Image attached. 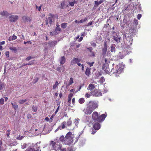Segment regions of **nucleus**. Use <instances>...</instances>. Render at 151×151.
Returning <instances> with one entry per match:
<instances>
[{
	"instance_id": "nucleus-1",
	"label": "nucleus",
	"mask_w": 151,
	"mask_h": 151,
	"mask_svg": "<svg viewBox=\"0 0 151 151\" xmlns=\"http://www.w3.org/2000/svg\"><path fill=\"white\" fill-rule=\"evenodd\" d=\"M124 65L122 63H119L116 65L115 69L113 68L111 70V72H112L116 76H119L121 74L124 69Z\"/></svg>"
},
{
	"instance_id": "nucleus-2",
	"label": "nucleus",
	"mask_w": 151,
	"mask_h": 151,
	"mask_svg": "<svg viewBox=\"0 0 151 151\" xmlns=\"http://www.w3.org/2000/svg\"><path fill=\"white\" fill-rule=\"evenodd\" d=\"M50 144L55 151L61 149L62 147V145L58 141H57L56 142L51 141L50 142Z\"/></svg>"
},
{
	"instance_id": "nucleus-3",
	"label": "nucleus",
	"mask_w": 151,
	"mask_h": 151,
	"mask_svg": "<svg viewBox=\"0 0 151 151\" xmlns=\"http://www.w3.org/2000/svg\"><path fill=\"white\" fill-rule=\"evenodd\" d=\"M87 106L94 111L98 108L99 105L96 101H91L87 104Z\"/></svg>"
},
{
	"instance_id": "nucleus-4",
	"label": "nucleus",
	"mask_w": 151,
	"mask_h": 151,
	"mask_svg": "<svg viewBox=\"0 0 151 151\" xmlns=\"http://www.w3.org/2000/svg\"><path fill=\"white\" fill-rule=\"evenodd\" d=\"M104 61L105 64L104 63L103 64L102 66V69L105 72L109 73H110V71L111 72V69H110L108 67L109 65H108V63L107 62V60L106 59H105Z\"/></svg>"
},
{
	"instance_id": "nucleus-5",
	"label": "nucleus",
	"mask_w": 151,
	"mask_h": 151,
	"mask_svg": "<svg viewBox=\"0 0 151 151\" xmlns=\"http://www.w3.org/2000/svg\"><path fill=\"white\" fill-rule=\"evenodd\" d=\"M91 95L93 96H102V93L99 90L95 89L91 91Z\"/></svg>"
},
{
	"instance_id": "nucleus-6",
	"label": "nucleus",
	"mask_w": 151,
	"mask_h": 151,
	"mask_svg": "<svg viewBox=\"0 0 151 151\" xmlns=\"http://www.w3.org/2000/svg\"><path fill=\"white\" fill-rule=\"evenodd\" d=\"M48 16L49 17L48 19L46 18L47 19L45 20L46 24V25H47L48 23H49L50 24H52V20L54 17V15L51 13H49Z\"/></svg>"
},
{
	"instance_id": "nucleus-7",
	"label": "nucleus",
	"mask_w": 151,
	"mask_h": 151,
	"mask_svg": "<svg viewBox=\"0 0 151 151\" xmlns=\"http://www.w3.org/2000/svg\"><path fill=\"white\" fill-rule=\"evenodd\" d=\"M107 116V114H103L100 116H98V118L97 119L96 121L98 122H102L105 119Z\"/></svg>"
},
{
	"instance_id": "nucleus-8",
	"label": "nucleus",
	"mask_w": 151,
	"mask_h": 151,
	"mask_svg": "<svg viewBox=\"0 0 151 151\" xmlns=\"http://www.w3.org/2000/svg\"><path fill=\"white\" fill-rule=\"evenodd\" d=\"M83 111L86 114L90 115L93 111L87 106L84 109Z\"/></svg>"
},
{
	"instance_id": "nucleus-9",
	"label": "nucleus",
	"mask_w": 151,
	"mask_h": 151,
	"mask_svg": "<svg viewBox=\"0 0 151 151\" xmlns=\"http://www.w3.org/2000/svg\"><path fill=\"white\" fill-rule=\"evenodd\" d=\"M10 20L11 22H14L17 21L18 18L17 15H11L9 17Z\"/></svg>"
},
{
	"instance_id": "nucleus-10",
	"label": "nucleus",
	"mask_w": 151,
	"mask_h": 151,
	"mask_svg": "<svg viewBox=\"0 0 151 151\" xmlns=\"http://www.w3.org/2000/svg\"><path fill=\"white\" fill-rule=\"evenodd\" d=\"M66 127V122L64 121L62 122L61 124L58 127V129L62 130Z\"/></svg>"
},
{
	"instance_id": "nucleus-11",
	"label": "nucleus",
	"mask_w": 151,
	"mask_h": 151,
	"mask_svg": "<svg viewBox=\"0 0 151 151\" xmlns=\"http://www.w3.org/2000/svg\"><path fill=\"white\" fill-rule=\"evenodd\" d=\"M98 114L97 112L94 111V112L92 115V119L95 121H96L98 117Z\"/></svg>"
},
{
	"instance_id": "nucleus-12",
	"label": "nucleus",
	"mask_w": 151,
	"mask_h": 151,
	"mask_svg": "<svg viewBox=\"0 0 151 151\" xmlns=\"http://www.w3.org/2000/svg\"><path fill=\"white\" fill-rule=\"evenodd\" d=\"M101 127V125L99 123H94L93 126V127L95 130H99Z\"/></svg>"
},
{
	"instance_id": "nucleus-13",
	"label": "nucleus",
	"mask_w": 151,
	"mask_h": 151,
	"mask_svg": "<svg viewBox=\"0 0 151 151\" xmlns=\"http://www.w3.org/2000/svg\"><path fill=\"white\" fill-rule=\"evenodd\" d=\"M81 61V59H79L78 58H74L72 60L70 63L71 65H73L75 64H77L79 62Z\"/></svg>"
},
{
	"instance_id": "nucleus-14",
	"label": "nucleus",
	"mask_w": 151,
	"mask_h": 151,
	"mask_svg": "<svg viewBox=\"0 0 151 151\" xmlns=\"http://www.w3.org/2000/svg\"><path fill=\"white\" fill-rule=\"evenodd\" d=\"M65 145H69L71 144L73 142V139H66L65 138Z\"/></svg>"
},
{
	"instance_id": "nucleus-15",
	"label": "nucleus",
	"mask_w": 151,
	"mask_h": 151,
	"mask_svg": "<svg viewBox=\"0 0 151 151\" xmlns=\"http://www.w3.org/2000/svg\"><path fill=\"white\" fill-rule=\"evenodd\" d=\"M107 50V46L106 42H104V47L102 48V54L103 55H104L106 53Z\"/></svg>"
},
{
	"instance_id": "nucleus-16",
	"label": "nucleus",
	"mask_w": 151,
	"mask_h": 151,
	"mask_svg": "<svg viewBox=\"0 0 151 151\" xmlns=\"http://www.w3.org/2000/svg\"><path fill=\"white\" fill-rule=\"evenodd\" d=\"M96 85L94 84H90L87 87V89L88 90L92 91L96 87Z\"/></svg>"
},
{
	"instance_id": "nucleus-17",
	"label": "nucleus",
	"mask_w": 151,
	"mask_h": 151,
	"mask_svg": "<svg viewBox=\"0 0 151 151\" xmlns=\"http://www.w3.org/2000/svg\"><path fill=\"white\" fill-rule=\"evenodd\" d=\"M113 39L114 40H115L116 42H120V40L121 37L120 36H118L116 35V36H113Z\"/></svg>"
},
{
	"instance_id": "nucleus-18",
	"label": "nucleus",
	"mask_w": 151,
	"mask_h": 151,
	"mask_svg": "<svg viewBox=\"0 0 151 151\" xmlns=\"http://www.w3.org/2000/svg\"><path fill=\"white\" fill-rule=\"evenodd\" d=\"M72 133L71 132H69L67 133L66 134L65 137L66 139H73V138L72 137Z\"/></svg>"
},
{
	"instance_id": "nucleus-19",
	"label": "nucleus",
	"mask_w": 151,
	"mask_h": 151,
	"mask_svg": "<svg viewBox=\"0 0 151 151\" xmlns=\"http://www.w3.org/2000/svg\"><path fill=\"white\" fill-rule=\"evenodd\" d=\"M73 96V94L72 93H70L68 95V102L69 104L71 103V99Z\"/></svg>"
},
{
	"instance_id": "nucleus-20",
	"label": "nucleus",
	"mask_w": 151,
	"mask_h": 151,
	"mask_svg": "<svg viewBox=\"0 0 151 151\" xmlns=\"http://www.w3.org/2000/svg\"><path fill=\"white\" fill-rule=\"evenodd\" d=\"M12 105L13 108L16 110L18 108V106L17 104V103L15 101L12 102L11 103Z\"/></svg>"
},
{
	"instance_id": "nucleus-21",
	"label": "nucleus",
	"mask_w": 151,
	"mask_h": 151,
	"mask_svg": "<svg viewBox=\"0 0 151 151\" xmlns=\"http://www.w3.org/2000/svg\"><path fill=\"white\" fill-rule=\"evenodd\" d=\"M32 148V151H39V147H37V144H35V145L33 146Z\"/></svg>"
},
{
	"instance_id": "nucleus-22",
	"label": "nucleus",
	"mask_w": 151,
	"mask_h": 151,
	"mask_svg": "<svg viewBox=\"0 0 151 151\" xmlns=\"http://www.w3.org/2000/svg\"><path fill=\"white\" fill-rule=\"evenodd\" d=\"M60 63L62 64H63L65 62V58L64 56H63L61 57L60 60Z\"/></svg>"
},
{
	"instance_id": "nucleus-23",
	"label": "nucleus",
	"mask_w": 151,
	"mask_h": 151,
	"mask_svg": "<svg viewBox=\"0 0 151 151\" xmlns=\"http://www.w3.org/2000/svg\"><path fill=\"white\" fill-rule=\"evenodd\" d=\"M104 1V0H101L98 1H95L94 2L95 3V6H97L99 4H101Z\"/></svg>"
},
{
	"instance_id": "nucleus-24",
	"label": "nucleus",
	"mask_w": 151,
	"mask_h": 151,
	"mask_svg": "<svg viewBox=\"0 0 151 151\" xmlns=\"http://www.w3.org/2000/svg\"><path fill=\"white\" fill-rule=\"evenodd\" d=\"M90 70L91 68H87L86 69L85 71V74L88 76L90 74Z\"/></svg>"
},
{
	"instance_id": "nucleus-25",
	"label": "nucleus",
	"mask_w": 151,
	"mask_h": 151,
	"mask_svg": "<svg viewBox=\"0 0 151 151\" xmlns=\"http://www.w3.org/2000/svg\"><path fill=\"white\" fill-rule=\"evenodd\" d=\"M65 5V1H62L61 2L60 8L61 9H63Z\"/></svg>"
},
{
	"instance_id": "nucleus-26",
	"label": "nucleus",
	"mask_w": 151,
	"mask_h": 151,
	"mask_svg": "<svg viewBox=\"0 0 151 151\" xmlns=\"http://www.w3.org/2000/svg\"><path fill=\"white\" fill-rule=\"evenodd\" d=\"M65 138L63 135L60 136L59 138V140L61 142H63L65 144Z\"/></svg>"
},
{
	"instance_id": "nucleus-27",
	"label": "nucleus",
	"mask_w": 151,
	"mask_h": 151,
	"mask_svg": "<svg viewBox=\"0 0 151 151\" xmlns=\"http://www.w3.org/2000/svg\"><path fill=\"white\" fill-rule=\"evenodd\" d=\"M1 15L2 16H8L9 15V14L6 11H4L3 12H1L0 13Z\"/></svg>"
},
{
	"instance_id": "nucleus-28",
	"label": "nucleus",
	"mask_w": 151,
	"mask_h": 151,
	"mask_svg": "<svg viewBox=\"0 0 151 151\" xmlns=\"http://www.w3.org/2000/svg\"><path fill=\"white\" fill-rule=\"evenodd\" d=\"M66 124L68 127H70L71 125L72 122V121L70 120V119L67 121V122L66 123Z\"/></svg>"
},
{
	"instance_id": "nucleus-29",
	"label": "nucleus",
	"mask_w": 151,
	"mask_h": 151,
	"mask_svg": "<svg viewBox=\"0 0 151 151\" xmlns=\"http://www.w3.org/2000/svg\"><path fill=\"white\" fill-rule=\"evenodd\" d=\"M24 20L25 22H30L32 19L31 18L29 17H24Z\"/></svg>"
},
{
	"instance_id": "nucleus-30",
	"label": "nucleus",
	"mask_w": 151,
	"mask_h": 151,
	"mask_svg": "<svg viewBox=\"0 0 151 151\" xmlns=\"http://www.w3.org/2000/svg\"><path fill=\"white\" fill-rule=\"evenodd\" d=\"M85 99L83 98H80L78 100L79 103L81 104H83L85 102Z\"/></svg>"
},
{
	"instance_id": "nucleus-31",
	"label": "nucleus",
	"mask_w": 151,
	"mask_h": 151,
	"mask_svg": "<svg viewBox=\"0 0 151 151\" xmlns=\"http://www.w3.org/2000/svg\"><path fill=\"white\" fill-rule=\"evenodd\" d=\"M67 25V23H63L61 24V27L63 29H65Z\"/></svg>"
},
{
	"instance_id": "nucleus-32",
	"label": "nucleus",
	"mask_w": 151,
	"mask_h": 151,
	"mask_svg": "<svg viewBox=\"0 0 151 151\" xmlns=\"http://www.w3.org/2000/svg\"><path fill=\"white\" fill-rule=\"evenodd\" d=\"M123 53L124 54V55H122L120 56V58L121 59H122L124 58L125 55V54L126 53V54H128V52L127 51L125 50L123 52Z\"/></svg>"
},
{
	"instance_id": "nucleus-33",
	"label": "nucleus",
	"mask_w": 151,
	"mask_h": 151,
	"mask_svg": "<svg viewBox=\"0 0 151 151\" xmlns=\"http://www.w3.org/2000/svg\"><path fill=\"white\" fill-rule=\"evenodd\" d=\"M55 29V31L56 32H60L61 31V29L59 27L60 25L59 24L57 25Z\"/></svg>"
},
{
	"instance_id": "nucleus-34",
	"label": "nucleus",
	"mask_w": 151,
	"mask_h": 151,
	"mask_svg": "<svg viewBox=\"0 0 151 151\" xmlns=\"http://www.w3.org/2000/svg\"><path fill=\"white\" fill-rule=\"evenodd\" d=\"M74 83L73 78H70V79L69 82L68 84V86H69Z\"/></svg>"
},
{
	"instance_id": "nucleus-35",
	"label": "nucleus",
	"mask_w": 151,
	"mask_h": 151,
	"mask_svg": "<svg viewBox=\"0 0 151 151\" xmlns=\"http://www.w3.org/2000/svg\"><path fill=\"white\" fill-rule=\"evenodd\" d=\"M32 111L34 112H36L37 110V106L33 105L32 106Z\"/></svg>"
},
{
	"instance_id": "nucleus-36",
	"label": "nucleus",
	"mask_w": 151,
	"mask_h": 151,
	"mask_svg": "<svg viewBox=\"0 0 151 151\" xmlns=\"http://www.w3.org/2000/svg\"><path fill=\"white\" fill-rule=\"evenodd\" d=\"M56 42L55 41L49 42L48 43V44L50 47H51L52 46L55 44L56 43Z\"/></svg>"
},
{
	"instance_id": "nucleus-37",
	"label": "nucleus",
	"mask_w": 151,
	"mask_h": 151,
	"mask_svg": "<svg viewBox=\"0 0 151 151\" xmlns=\"http://www.w3.org/2000/svg\"><path fill=\"white\" fill-rule=\"evenodd\" d=\"M77 3V2L76 1L74 0L73 2H70L69 3V5L71 6H74V4H76Z\"/></svg>"
},
{
	"instance_id": "nucleus-38",
	"label": "nucleus",
	"mask_w": 151,
	"mask_h": 151,
	"mask_svg": "<svg viewBox=\"0 0 151 151\" xmlns=\"http://www.w3.org/2000/svg\"><path fill=\"white\" fill-rule=\"evenodd\" d=\"M58 85V82L57 81H56L55 83V84L53 86V89H55L57 87Z\"/></svg>"
},
{
	"instance_id": "nucleus-39",
	"label": "nucleus",
	"mask_w": 151,
	"mask_h": 151,
	"mask_svg": "<svg viewBox=\"0 0 151 151\" xmlns=\"http://www.w3.org/2000/svg\"><path fill=\"white\" fill-rule=\"evenodd\" d=\"M60 103H57V106H58V108L55 111V114H57V112H58V110H59V107H60Z\"/></svg>"
},
{
	"instance_id": "nucleus-40",
	"label": "nucleus",
	"mask_w": 151,
	"mask_h": 151,
	"mask_svg": "<svg viewBox=\"0 0 151 151\" xmlns=\"http://www.w3.org/2000/svg\"><path fill=\"white\" fill-rule=\"evenodd\" d=\"M10 49L15 52H16L17 51V49L16 47H11L9 48Z\"/></svg>"
},
{
	"instance_id": "nucleus-41",
	"label": "nucleus",
	"mask_w": 151,
	"mask_h": 151,
	"mask_svg": "<svg viewBox=\"0 0 151 151\" xmlns=\"http://www.w3.org/2000/svg\"><path fill=\"white\" fill-rule=\"evenodd\" d=\"M4 86L3 84L0 82V90H2L4 87Z\"/></svg>"
},
{
	"instance_id": "nucleus-42",
	"label": "nucleus",
	"mask_w": 151,
	"mask_h": 151,
	"mask_svg": "<svg viewBox=\"0 0 151 151\" xmlns=\"http://www.w3.org/2000/svg\"><path fill=\"white\" fill-rule=\"evenodd\" d=\"M27 101V100L26 99L20 100L19 101V103L21 104H23Z\"/></svg>"
},
{
	"instance_id": "nucleus-43",
	"label": "nucleus",
	"mask_w": 151,
	"mask_h": 151,
	"mask_svg": "<svg viewBox=\"0 0 151 151\" xmlns=\"http://www.w3.org/2000/svg\"><path fill=\"white\" fill-rule=\"evenodd\" d=\"M88 20V18L87 17L85 18L84 20L81 19L79 21V23H82L85 22Z\"/></svg>"
},
{
	"instance_id": "nucleus-44",
	"label": "nucleus",
	"mask_w": 151,
	"mask_h": 151,
	"mask_svg": "<svg viewBox=\"0 0 151 151\" xmlns=\"http://www.w3.org/2000/svg\"><path fill=\"white\" fill-rule=\"evenodd\" d=\"M111 52H115V48L113 46H111Z\"/></svg>"
},
{
	"instance_id": "nucleus-45",
	"label": "nucleus",
	"mask_w": 151,
	"mask_h": 151,
	"mask_svg": "<svg viewBox=\"0 0 151 151\" xmlns=\"http://www.w3.org/2000/svg\"><path fill=\"white\" fill-rule=\"evenodd\" d=\"M10 131H11L10 130H8L6 132V134L7 137H9V135H10Z\"/></svg>"
},
{
	"instance_id": "nucleus-46",
	"label": "nucleus",
	"mask_w": 151,
	"mask_h": 151,
	"mask_svg": "<svg viewBox=\"0 0 151 151\" xmlns=\"http://www.w3.org/2000/svg\"><path fill=\"white\" fill-rule=\"evenodd\" d=\"M4 103V100L2 98L0 99V104L3 105Z\"/></svg>"
},
{
	"instance_id": "nucleus-47",
	"label": "nucleus",
	"mask_w": 151,
	"mask_h": 151,
	"mask_svg": "<svg viewBox=\"0 0 151 151\" xmlns=\"http://www.w3.org/2000/svg\"><path fill=\"white\" fill-rule=\"evenodd\" d=\"M17 38V37L16 35H13L12 37V40H14L16 39Z\"/></svg>"
},
{
	"instance_id": "nucleus-48",
	"label": "nucleus",
	"mask_w": 151,
	"mask_h": 151,
	"mask_svg": "<svg viewBox=\"0 0 151 151\" xmlns=\"http://www.w3.org/2000/svg\"><path fill=\"white\" fill-rule=\"evenodd\" d=\"M138 20L135 19L134 20L133 24L134 25H137L138 24Z\"/></svg>"
},
{
	"instance_id": "nucleus-49",
	"label": "nucleus",
	"mask_w": 151,
	"mask_h": 151,
	"mask_svg": "<svg viewBox=\"0 0 151 151\" xmlns=\"http://www.w3.org/2000/svg\"><path fill=\"white\" fill-rule=\"evenodd\" d=\"M91 95V94H90L88 93H86L85 94V96L87 98H88L90 97Z\"/></svg>"
},
{
	"instance_id": "nucleus-50",
	"label": "nucleus",
	"mask_w": 151,
	"mask_h": 151,
	"mask_svg": "<svg viewBox=\"0 0 151 151\" xmlns=\"http://www.w3.org/2000/svg\"><path fill=\"white\" fill-rule=\"evenodd\" d=\"M23 138H24L23 136H20V135H19V136L17 137V139H19V140H21Z\"/></svg>"
},
{
	"instance_id": "nucleus-51",
	"label": "nucleus",
	"mask_w": 151,
	"mask_h": 151,
	"mask_svg": "<svg viewBox=\"0 0 151 151\" xmlns=\"http://www.w3.org/2000/svg\"><path fill=\"white\" fill-rule=\"evenodd\" d=\"M61 68L60 67H58L56 69V70H57V71L60 72H61Z\"/></svg>"
},
{
	"instance_id": "nucleus-52",
	"label": "nucleus",
	"mask_w": 151,
	"mask_h": 151,
	"mask_svg": "<svg viewBox=\"0 0 151 151\" xmlns=\"http://www.w3.org/2000/svg\"><path fill=\"white\" fill-rule=\"evenodd\" d=\"M9 51H6L5 53L6 56L8 57H9Z\"/></svg>"
},
{
	"instance_id": "nucleus-53",
	"label": "nucleus",
	"mask_w": 151,
	"mask_h": 151,
	"mask_svg": "<svg viewBox=\"0 0 151 151\" xmlns=\"http://www.w3.org/2000/svg\"><path fill=\"white\" fill-rule=\"evenodd\" d=\"M36 9H37L39 11H40L41 8V6H37L36 7Z\"/></svg>"
},
{
	"instance_id": "nucleus-54",
	"label": "nucleus",
	"mask_w": 151,
	"mask_h": 151,
	"mask_svg": "<svg viewBox=\"0 0 151 151\" xmlns=\"http://www.w3.org/2000/svg\"><path fill=\"white\" fill-rule=\"evenodd\" d=\"M94 63V62H93L92 63H89V62H88L87 63V64L88 65L90 66V67H91L92 66V65H93V64Z\"/></svg>"
},
{
	"instance_id": "nucleus-55",
	"label": "nucleus",
	"mask_w": 151,
	"mask_h": 151,
	"mask_svg": "<svg viewBox=\"0 0 151 151\" xmlns=\"http://www.w3.org/2000/svg\"><path fill=\"white\" fill-rule=\"evenodd\" d=\"M33 64V62H30L28 63H27L25 65H23L24 66H25L27 65H31Z\"/></svg>"
},
{
	"instance_id": "nucleus-56",
	"label": "nucleus",
	"mask_w": 151,
	"mask_h": 151,
	"mask_svg": "<svg viewBox=\"0 0 151 151\" xmlns=\"http://www.w3.org/2000/svg\"><path fill=\"white\" fill-rule=\"evenodd\" d=\"M142 17V15L141 14H139L137 16V18L138 19H139Z\"/></svg>"
},
{
	"instance_id": "nucleus-57",
	"label": "nucleus",
	"mask_w": 151,
	"mask_h": 151,
	"mask_svg": "<svg viewBox=\"0 0 151 151\" xmlns=\"http://www.w3.org/2000/svg\"><path fill=\"white\" fill-rule=\"evenodd\" d=\"M87 49L88 50H89L90 52H92V50H93V48L92 47H88L87 48Z\"/></svg>"
},
{
	"instance_id": "nucleus-58",
	"label": "nucleus",
	"mask_w": 151,
	"mask_h": 151,
	"mask_svg": "<svg viewBox=\"0 0 151 151\" xmlns=\"http://www.w3.org/2000/svg\"><path fill=\"white\" fill-rule=\"evenodd\" d=\"M25 151H32V148L30 147L26 149Z\"/></svg>"
},
{
	"instance_id": "nucleus-59",
	"label": "nucleus",
	"mask_w": 151,
	"mask_h": 151,
	"mask_svg": "<svg viewBox=\"0 0 151 151\" xmlns=\"http://www.w3.org/2000/svg\"><path fill=\"white\" fill-rule=\"evenodd\" d=\"M56 114H55L54 113L51 116L50 118V119L52 120V119L53 118L54 116H55V115ZM52 120L51 121V122H52Z\"/></svg>"
},
{
	"instance_id": "nucleus-60",
	"label": "nucleus",
	"mask_w": 151,
	"mask_h": 151,
	"mask_svg": "<svg viewBox=\"0 0 151 151\" xmlns=\"http://www.w3.org/2000/svg\"><path fill=\"white\" fill-rule=\"evenodd\" d=\"M31 116V115L30 114H27V117L28 119L30 118Z\"/></svg>"
},
{
	"instance_id": "nucleus-61",
	"label": "nucleus",
	"mask_w": 151,
	"mask_h": 151,
	"mask_svg": "<svg viewBox=\"0 0 151 151\" xmlns=\"http://www.w3.org/2000/svg\"><path fill=\"white\" fill-rule=\"evenodd\" d=\"M31 58H32L30 56H29L28 57H27L26 58V60H27L28 61V60H30Z\"/></svg>"
},
{
	"instance_id": "nucleus-62",
	"label": "nucleus",
	"mask_w": 151,
	"mask_h": 151,
	"mask_svg": "<svg viewBox=\"0 0 151 151\" xmlns=\"http://www.w3.org/2000/svg\"><path fill=\"white\" fill-rule=\"evenodd\" d=\"M26 145L25 144L22 146V148L23 149L25 148L26 147Z\"/></svg>"
},
{
	"instance_id": "nucleus-63",
	"label": "nucleus",
	"mask_w": 151,
	"mask_h": 151,
	"mask_svg": "<svg viewBox=\"0 0 151 151\" xmlns=\"http://www.w3.org/2000/svg\"><path fill=\"white\" fill-rule=\"evenodd\" d=\"M93 23V22H91L88 23L87 26H89L92 25Z\"/></svg>"
},
{
	"instance_id": "nucleus-64",
	"label": "nucleus",
	"mask_w": 151,
	"mask_h": 151,
	"mask_svg": "<svg viewBox=\"0 0 151 151\" xmlns=\"http://www.w3.org/2000/svg\"><path fill=\"white\" fill-rule=\"evenodd\" d=\"M68 150L69 151H73V148H71L69 147L68 148Z\"/></svg>"
}]
</instances>
